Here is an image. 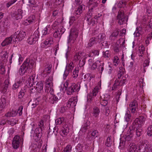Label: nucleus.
Returning <instances> with one entry per match:
<instances>
[{
  "instance_id": "f257e3e1",
  "label": "nucleus",
  "mask_w": 152,
  "mask_h": 152,
  "mask_svg": "<svg viewBox=\"0 0 152 152\" xmlns=\"http://www.w3.org/2000/svg\"><path fill=\"white\" fill-rule=\"evenodd\" d=\"M145 120V117L140 116L138 118H136L132 124L134 127H136V134L137 137L140 136L142 131L141 126L143 124Z\"/></svg>"
},
{
  "instance_id": "f03ea898",
  "label": "nucleus",
  "mask_w": 152,
  "mask_h": 152,
  "mask_svg": "<svg viewBox=\"0 0 152 152\" xmlns=\"http://www.w3.org/2000/svg\"><path fill=\"white\" fill-rule=\"evenodd\" d=\"M34 61L32 59H27L20 67L19 70V74L21 76L25 75L28 69L31 68L34 64Z\"/></svg>"
},
{
  "instance_id": "7ed1b4c3",
  "label": "nucleus",
  "mask_w": 152,
  "mask_h": 152,
  "mask_svg": "<svg viewBox=\"0 0 152 152\" xmlns=\"http://www.w3.org/2000/svg\"><path fill=\"white\" fill-rule=\"evenodd\" d=\"M122 69H120V70L118 72V79L115 80L119 84V85L121 86L126 82V75L125 76L123 77L121 79V77L123 75L124 73V69L121 68Z\"/></svg>"
},
{
  "instance_id": "20e7f679",
  "label": "nucleus",
  "mask_w": 152,
  "mask_h": 152,
  "mask_svg": "<svg viewBox=\"0 0 152 152\" xmlns=\"http://www.w3.org/2000/svg\"><path fill=\"white\" fill-rule=\"evenodd\" d=\"M78 34V31L76 29H72L69 35L68 43H73L77 37Z\"/></svg>"
},
{
  "instance_id": "39448f33",
  "label": "nucleus",
  "mask_w": 152,
  "mask_h": 152,
  "mask_svg": "<svg viewBox=\"0 0 152 152\" xmlns=\"http://www.w3.org/2000/svg\"><path fill=\"white\" fill-rule=\"evenodd\" d=\"M14 36L15 38L14 41L15 43L18 42L23 40L26 36V34L25 31H18L15 33Z\"/></svg>"
},
{
  "instance_id": "423d86ee",
  "label": "nucleus",
  "mask_w": 152,
  "mask_h": 152,
  "mask_svg": "<svg viewBox=\"0 0 152 152\" xmlns=\"http://www.w3.org/2000/svg\"><path fill=\"white\" fill-rule=\"evenodd\" d=\"M80 86L79 83H72L67 89V93L68 95H70L73 93L79 90Z\"/></svg>"
},
{
  "instance_id": "0eeeda50",
  "label": "nucleus",
  "mask_w": 152,
  "mask_h": 152,
  "mask_svg": "<svg viewBox=\"0 0 152 152\" xmlns=\"http://www.w3.org/2000/svg\"><path fill=\"white\" fill-rule=\"evenodd\" d=\"M117 19L118 20V23L120 25L125 23L127 21L126 18L124 16V13L122 11H119Z\"/></svg>"
},
{
  "instance_id": "6e6552de",
  "label": "nucleus",
  "mask_w": 152,
  "mask_h": 152,
  "mask_svg": "<svg viewBox=\"0 0 152 152\" xmlns=\"http://www.w3.org/2000/svg\"><path fill=\"white\" fill-rule=\"evenodd\" d=\"M39 33L38 31L34 32L33 35L31 36L28 39V42L30 45L35 43L39 38Z\"/></svg>"
},
{
  "instance_id": "1a4fd4ad",
  "label": "nucleus",
  "mask_w": 152,
  "mask_h": 152,
  "mask_svg": "<svg viewBox=\"0 0 152 152\" xmlns=\"http://www.w3.org/2000/svg\"><path fill=\"white\" fill-rule=\"evenodd\" d=\"M99 0H89L88 4L89 8L88 12H91L93 10L96 8L99 3Z\"/></svg>"
},
{
  "instance_id": "9d476101",
  "label": "nucleus",
  "mask_w": 152,
  "mask_h": 152,
  "mask_svg": "<svg viewBox=\"0 0 152 152\" xmlns=\"http://www.w3.org/2000/svg\"><path fill=\"white\" fill-rule=\"evenodd\" d=\"M138 108V102L136 100L131 102L129 104V110L132 113H137Z\"/></svg>"
},
{
  "instance_id": "9b49d317",
  "label": "nucleus",
  "mask_w": 152,
  "mask_h": 152,
  "mask_svg": "<svg viewBox=\"0 0 152 152\" xmlns=\"http://www.w3.org/2000/svg\"><path fill=\"white\" fill-rule=\"evenodd\" d=\"M77 102V98L74 97L70 99L66 103V106L68 108H73L76 105Z\"/></svg>"
},
{
  "instance_id": "f8f14e48",
  "label": "nucleus",
  "mask_w": 152,
  "mask_h": 152,
  "mask_svg": "<svg viewBox=\"0 0 152 152\" xmlns=\"http://www.w3.org/2000/svg\"><path fill=\"white\" fill-rule=\"evenodd\" d=\"M14 37V36L12 35L10 37L6 38L1 43V46L2 47H4L11 44L12 41L15 42L14 39H15V38Z\"/></svg>"
},
{
  "instance_id": "ddd939ff",
  "label": "nucleus",
  "mask_w": 152,
  "mask_h": 152,
  "mask_svg": "<svg viewBox=\"0 0 152 152\" xmlns=\"http://www.w3.org/2000/svg\"><path fill=\"white\" fill-rule=\"evenodd\" d=\"M43 129L40 128L38 127L36 128L35 131V134L34 138L36 142H38L42 136V130Z\"/></svg>"
},
{
  "instance_id": "4468645a",
  "label": "nucleus",
  "mask_w": 152,
  "mask_h": 152,
  "mask_svg": "<svg viewBox=\"0 0 152 152\" xmlns=\"http://www.w3.org/2000/svg\"><path fill=\"white\" fill-rule=\"evenodd\" d=\"M23 11L21 9H19L17 10V11L13 12L11 14V16L12 17L18 20L19 19H21L22 18Z\"/></svg>"
},
{
  "instance_id": "2eb2a0df",
  "label": "nucleus",
  "mask_w": 152,
  "mask_h": 152,
  "mask_svg": "<svg viewBox=\"0 0 152 152\" xmlns=\"http://www.w3.org/2000/svg\"><path fill=\"white\" fill-rule=\"evenodd\" d=\"M10 85L9 80L8 79L5 80L0 89L1 93L4 94L8 90L9 86Z\"/></svg>"
},
{
  "instance_id": "dca6fc26",
  "label": "nucleus",
  "mask_w": 152,
  "mask_h": 152,
  "mask_svg": "<svg viewBox=\"0 0 152 152\" xmlns=\"http://www.w3.org/2000/svg\"><path fill=\"white\" fill-rule=\"evenodd\" d=\"M34 77L33 76H31L27 79L25 82V84L28 88L29 87H31L34 83Z\"/></svg>"
},
{
  "instance_id": "f3484780",
  "label": "nucleus",
  "mask_w": 152,
  "mask_h": 152,
  "mask_svg": "<svg viewBox=\"0 0 152 152\" xmlns=\"http://www.w3.org/2000/svg\"><path fill=\"white\" fill-rule=\"evenodd\" d=\"M110 99V96L107 94H105L103 98L101 97V104L104 106H105L108 103V101Z\"/></svg>"
},
{
  "instance_id": "a211bd4d",
  "label": "nucleus",
  "mask_w": 152,
  "mask_h": 152,
  "mask_svg": "<svg viewBox=\"0 0 152 152\" xmlns=\"http://www.w3.org/2000/svg\"><path fill=\"white\" fill-rule=\"evenodd\" d=\"M51 67L52 65L50 64L45 66L43 71L41 73L42 76L44 77H45L48 74H50L51 71Z\"/></svg>"
},
{
  "instance_id": "6ab92c4d",
  "label": "nucleus",
  "mask_w": 152,
  "mask_h": 152,
  "mask_svg": "<svg viewBox=\"0 0 152 152\" xmlns=\"http://www.w3.org/2000/svg\"><path fill=\"white\" fill-rule=\"evenodd\" d=\"M119 29H116L110 35L109 39L112 41H114L116 39L119 32Z\"/></svg>"
},
{
  "instance_id": "aec40b11",
  "label": "nucleus",
  "mask_w": 152,
  "mask_h": 152,
  "mask_svg": "<svg viewBox=\"0 0 152 152\" xmlns=\"http://www.w3.org/2000/svg\"><path fill=\"white\" fill-rule=\"evenodd\" d=\"M85 54L82 51L77 52L75 53V54L73 58V60L75 61H77L79 60L81 57L82 56H84Z\"/></svg>"
},
{
  "instance_id": "412c9836",
  "label": "nucleus",
  "mask_w": 152,
  "mask_h": 152,
  "mask_svg": "<svg viewBox=\"0 0 152 152\" xmlns=\"http://www.w3.org/2000/svg\"><path fill=\"white\" fill-rule=\"evenodd\" d=\"M85 9V6L84 5L82 4L79 6L76 9L74 12V15H80L83 12V11Z\"/></svg>"
},
{
  "instance_id": "4be33fe9",
  "label": "nucleus",
  "mask_w": 152,
  "mask_h": 152,
  "mask_svg": "<svg viewBox=\"0 0 152 152\" xmlns=\"http://www.w3.org/2000/svg\"><path fill=\"white\" fill-rule=\"evenodd\" d=\"M53 77V76L51 75L49 76L48 79H46L45 82V87L46 88H49L52 84Z\"/></svg>"
},
{
  "instance_id": "5701e85b",
  "label": "nucleus",
  "mask_w": 152,
  "mask_h": 152,
  "mask_svg": "<svg viewBox=\"0 0 152 152\" xmlns=\"http://www.w3.org/2000/svg\"><path fill=\"white\" fill-rule=\"evenodd\" d=\"M23 138L22 136L15 135L13 139L12 142H23Z\"/></svg>"
},
{
  "instance_id": "b1692460",
  "label": "nucleus",
  "mask_w": 152,
  "mask_h": 152,
  "mask_svg": "<svg viewBox=\"0 0 152 152\" xmlns=\"http://www.w3.org/2000/svg\"><path fill=\"white\" fill-rule=\"evenodd\" d=\"M34 88L37 92L40 93L43 89V83L41 82H38L37 83L36 86H34Z\"/></svg>"
},
{
  "instance_id": "393cba45",
  "label": "nucleus",
  "mask_w": 152,
  "mask_h": 152,
  "mask_svg": "<svg viewBox=\"0 0 152 152\" xmlns=\"http://www.w3.org/2000/svg\"><path fill=\"white\" fill-rule=\"evenodd\" d=\"M106 37L105 34L102 33L99 34L95 38L97 40V42H100L102 41H103L106 39Z\"/></svg>"
},
{
  "instance_id": "a878e982",
  "label": "nucleus",
  "mask_w": 152,
  "mask_h": 152,
  "mask_svg": "<svg viewBox=\"0 0 152 152\" xmlns=\"http://www.w3.org/2000/svg\"><path fill=\"white\" fill-rule=\"evenodd\" d=\"M143 34V32L142 28L140 27H137L136 28V30L134 33V35L135 36L139 37Z\"/></svg>"
},
{
  "instance_id": "bb28decb",
  "label": "nucleus",
  "mask_w": 152,
  "mask_h": 152,
  "mask_svg": "<svg viewBox=\"0 0 152 152\" xmlns=\"http://www.w3.org/2000/svg\"><path fill=\"white\" fill-rule=\"evenodd\" d=\"M35 19V16L33 15H31L25 20L26 23H28V24L27 23V24H26V25H28L29 24L32 23L34 21Z\"/></svg>"
},
{
  "instance_id": "cd10ccee",
  "label": "nucleus",
  "mask_w": 152,
  "mask_h": 152,
  "mask_svg": "<svg viewBox=\"0 0 152 152\" xmlns=\"http://www.w3.org/2000/svg\"><path fill=\"white\" fill-rule=\"evenodd\" d=\"M28 89L27 88H24L21 89L20 91L18 93V98L21 99L26 94Z\"/></svg>"
},
{
  "instance_id": "c85d7f7f",
  "label": "nucleus",
  "mask_w": 152,
  "mask_h": 152,
  "mask_svg": "<svg viewBox=\"0 0 152 152\" xmlns=\"http://www.w3.org/2000/svg\"><path fill=\"white\" fill-rule=\"evenodd\" d=\"M5 72L4 63V62L0 61V74L4 75L5 74Z\"/></svg>"
},
{
  "instance_id": "c756f323",
  "label": "nucleus",
  "mask_w": 152,
  "mask_h": 152,
  "mask_svg": "<svg viewBox=\"0 0 152 152\" xmlns=\"http://www.w3.org/2000/svg\"><path fill=\"white\" fill-rule=\"evenodd\" d=\"M1 54H2L1 55V60L4 61L3 62L7 61L8 53L7 51H4L2 52Z\"/></svg>"
},
{
  "instance_id": "7c9ffc66",
  "label": "nucleus",
  "mask_w": 152,
  "mask_h": 152,
  "mask_svg": "<svg viewBox=\"0 0 152 152\" xmlns=\"http://www.w3.org/2000/svg\"><path fill=\"white\" fill-rule=\"evenodd\" d=\"M69 128H63L61 129V131H60V134L62 137H64L68 134L69 132Z\"/></svg>"
},
{
  "instance_id": "2f4dec72",
  "label": "nucleus",
  "mask_w": 152,
  "mask_h": 152,
  "mask_svg": "<svg viewBox=\"0 0 152 152\" xmlns=\"http://www.w3.org/2000/svg\"><path fill=\"white\" fill-rule=\"evenodd\" d=\"M99 113L100 110L99 108L95 107L93 108L92 115L94 117H98Z\"/></svg>"
},
{
  "instance_id": "473e14b6",
  "label": "nucleus",
  "mask_w": 152,
  "mask_h": 152,
  "mask_svg": "<svg viewBox=\"0 0 152 152\" xmlns=\"http://www.w3.org/2000/svg\"><path fill=\"white\" fill-rule=\"evenodd\" d=\"M97 40H96L95 37H94L90 39L89 40L87 47L89 48L91 47L94 44L95 42H97Z\"/></svg>"
},
{
  "instance_id": "72a5a7b5",
  "label": "nucleus",
  "mask_w": 152,
  "mask_h": 152,
  "mask_svg": "<svg viewBox=\"0 0 152 152\" xmlns=\"http://www.w3.org/2000/svg\"><path fill=\"white\" fill-rule=\"evenodd\" d=\"M22 84V81L20 80L17 81L12 86V89L15 90L17 89L21 86Z\"/></svg>"
},
{
  "instance_id": "f704fd0d",
  "label": "nucleus",
  "mask_w": 152,
  "mask_h": 152,
  "mask_svg": "<svg viewBox=\"0 0 152 152\" xmlns=\"http://www.w3.org/2000/svg\"><path fill=\"white\" fill-rule=\"evenodd\" d=\"M58 100V98L55 95H53L49 98V102L51 103H56Z\"/></svg>"
},
{
  "instance_id": "c9c22d12",
  "label": "nucleus",
  "mask_w": 152,
  "mask_h": 152,
  "mask_svg": "<svg viewBox=\"0 0 152 152\" xmlns=\"http://www.w3.org/2000/svg\"><path fill=\"white\" fill-rule=\"evenodd\" d=\"M0 107L2 108H4L6 106V99L4 97H2L1 99Z\"/></svg>"
},
{
  "instance_id": "e433bc0d",
  "label": "nucleus",
  "mask_w": 152,
  "mask_h": 152,
  "mask_svg": "<svg viewBox=\"0 0 152 152\" xmlns=\"http://www.w3.org/2000/svg\"><path fill=\"white\" fill-rule=\"evenodd\" d=\"M88 122H86L83 125H82L80 129V132H81L83 133L86 132L88 129Z\"/></svg>"
},
{
  "instance_id": "4c0bfd02",
  "label": "nucleus",
  "mask_w": 152,
  "mask_h": 152,
  "mask_svg": "<svg viewBox=\"0 0 152 152\" xmlns=\"http://www.w3.org/2000/svg\"><path fill=\"white\" fill-rule=\"evenodd\" d=\"M134 126L133 124H132V126L129 127V129L128 130L126 135L129 134L133 135V133L135 132V130H136V127Z\"/></svg>"
},
{
  "instance_id": "58836bf2",
  "label": "nucleus",
  "mask_w": 152,
  "mask_h": 152,
  "mask_svg": "<svg viewBox=\"0 0 152 152\" xmlns=\"http://www.w3.org/2000/svg\"><path fill=\"white\" fill-rule=\"evenodd\" d=\"M128 0H122L120 1L118 3L117 6L119 8H121L122 7H124L126 4Z\"/></svg>"
},
{
  "instance_id": "ea45409f",
  "label": "nucleus",
  "mask_w": 152,
  "mask_h": 152,
  "mask_svg": "<svg viewBox=\"0 0 152 152\" xmlns=\"http://www.w3.org/2000/svg\"><path fill=\"white\" fill-rule=\"evenodd\" d=\"M104 63H101L100 62L99 64H98L99 66L97 68V69L98 71L100 74H102V72L104 69Z\"/></svg>"
},
{
  "instance_id": "a19ab883",
  "label": "nucleus",
  "mask_w": 152,
  "mask_h": 152,
  "mask_svg": "<svg viewBox=\"0 0 152 152\" xmlns=\"http://www.w3.org/2000/svg\"><path fill=\"white\" fill-rule=\"evenodd\" d=\"M79 67H76L74 69L72 74V77L74 78H76L78 76V74L79 72Z\"/></svg>"
},
{
  "instance_id": "79ce46f5",
  "label": "nucleus",
  "mask_w": 152,
  "mask_h": 152,
  "mask_svg": "<svg viewBox=\"0 0 152 152\" xmlns=\"http://www.w3.org/2000/svg\"><path fill=\"white\" fill-rule=\"evenodd\" d=\"M65 121V118L63 117L59 118L55 120V122L56 124H61L64 122Z\"/></svg>"
},
{
  "instance_id": "37998d69",
  "label": "nucleus",
  "mask_w": 152,
  "mask_h": 152,
  "mask_svg": "<svg viewBox=\"0 0 152 152\" xmlns=\"http://www.w3.org/2000/svg\"><path fill=\"white\" fill-rule=\"evenodd\" d=\"M39 101L40 99L39 98H37L35 99L31 105L32 107L34 108L36 107L39 104Z\"/></svg>"
},
{
  "instance_id": "c03bdc74",
  "label": "nucleus",
  "mask_w": 152,
  "mask_h": 152,
  "mask_svg": "<svg viewBox=\"0 0 152 152\" xmlns=\"http://www.w3.org/2000/svg\"><path fill=\"white\" fill-rule=\"evenodd\" d=\"M42 37H43L47 34H48L50 33V31L47 27H46L44 28L42 31Z\"/></svg>"
},
{
  "instance_id": "a18cd8bd",
  "label": "nucleus",
  "mask_w": 152,
  "mask_h": 152,
  "mask_svg": "<svg viewBox=\"0 0 152 152\" xmlns=\"http://www.w3.org/2000/svg\"><path fill=\"white\" fill-rule=\"evenodd\" d=\"M149 59H147L145 60L143 64V71L144 72H146V67L148 66L149 65Z\"/></svg>"
},
{
  "instance_id": "49530a36",
  "label": "nucleus",
  "mask_w": 152,
  "mask_h": 152,
  "mask_svg": "<svg viewBox=\"0 0 152 152\" xmlns=\"http://www.w3.org/2000/svg\"><path fill=\"white\" fill-rule=\"evenodd\" d=\"M8 29V27L6 25L4 24V25L0 26V33L5 32Z\"/></svg>"
},
{
  "instance_id": "de8ad7c7",
  "label": "nucleus",
  "mask_w": 152,
  "mask_h": 152,
  "mask_svg": "<svg viewBox=\"0 0 152 152\" xmlns=\"http://www.w3.org/2000/svg\"><path fill=\"white\" fill-rule=\"evenodd\" d=\"M53 42V38L50 37L49 39H47L44 44L46 45H51Z\"/></svg>"
},
{
  "instance_id": "09e8293b",
  "label": "nucleus",
  "mask_w": 152,
  "mask_h": 152,
  "mask_svg": "<svg viewBox=\"0 0 152 152\" xmlns=\"http://www.w3.org/2000/svg\"><path fill=\"white\" fill-rule=\"evenodd\" d=\"M17 121L16 120L12 119L11 120H7V122L9 124L12 126L16 124Z\"/></svg>"
},
{
  "instance_id": "8fccbe9b",
  "label": "nucleus",
  "mask_w": 152,
  "mask_h": 152,
  "mask_svg": "<svg viewBox=\"0 0 152 152\" xmlns=\"http://www.w3.org/2000/svg\"><path fill=\"white\" fill-rule=\"evenodd\" d=\"M109 45L107 41H104L101 43L100 46L102 48H108Z\"/></svg>"
},
{
  "instance_id": "3c124183",
  "label": "nucleus",
  "mask_w": 152,
  "mask_h": 152,
  "mask_svg": "<svg viewBox=\"0 0 152 152\" xmlns=\"http://www.w3.org/2000/svg\"><path fill=\"white\" fill-rule=\"evenodd\" d=\"M129 111H127L125 116V120L127 122H129L130 120L131 115L129 113Z\"/></svg>"
},
{
  "instance_id": "603ef678",
  "label": "nucleus",
  "mask_w": 152,
  "mask_h": 152,
  "mask_svg": "<svg viewBox=\"0 0 152 152\" xmlns=\"http://www.w3.org/2000/svg\"><path fill=\"white\" fill-rule=\"evenodd\" d=\"M98 132L96 130H95L92 131L91 134L92 138V139H95L98 135Z\"/></svg>"
},
{
  "instance_id": "864d4df0",
  "label": "nucleus",
  "mask_w": 152,
  "mask_h": 152,
  "mask_svg": "<svg viewBox=\"0 0 152 152\" xmlns=\"http://www.w3.org/2000/svg\"><path fill=\"white\" fill-rule=\"evenodd\" d=\"M72 147L70 145H68L64 148L62 152H70L71 149Z\"/></svg>"
},
{
  "instance_id": "5fc2aeb1",
  "label": "nucleus",
  "mask_w": 152,
  "mask_h": 152,
  "mask_svg": "<svg viewBox=\"0 0 152 152\" xmlns=\"http://www.w3.org/2000/svg\"><path fill=\"white\" fill-rule=\"evenodd\" d=\"M86 57L84 56L82 61L80 60L79 65L80 67H83L85 65L86 63Z\"/></svg>"
},
{
  "instance_id": "6e6d98bb",
  "label": "nucleus",
  "mask_w": 152,
  "mask_h": 152,
  "mask_svg": "<svg viewBox=\"0 0 152 152\" xmlns=\"http://www.w3.org/2000/svg\"><path fill=\"white\" fill-rule=\"evenodd\" d=\"M122 89L121 88L117 92V94L116 95L115 98L117 102H118V100L120 97V95L121 94Z\"/></svg>"
},
{
  "instance_id": "4d7b16f0",
  "label": "nucleus",
  "mask_w": 152,
  "mask_h": 152,
  "mask_svg": "<svg viewBox=\"0 0 152 152\" xmlns=\"http://www.w3.org/2000/svg\"><path fill=\"white\" fill-rule=\"evenodd\" d=\"M115 82L112 87V90H115L118 89H119L120 88L119 87L121 86L118 83L116 82V80L115 81Z\"/></svg>"
},
{
  "instance_id": "13d9d810",
  "label": "nucleus",
  "mask_w": 152,
  "mask_h": 152,
  "mask_svg": "<svg viewBox=\"0 0 152 152\" xmlns=\"http://www.w3.org/2000/svg\"><path fill=\"white\" fill-rule=\"evenodd\" d=\"M147 134L148 136H152V124L148 127L147 129Z\"/></svg>"
},
{
  "instance_id": "bf43d9fd",
  "label": "nucleus",
  "mask_w": 152,
  "mask_h": 152,
  "mask_svg": "<svg viewBox=\"0 0 152 152\" xmlns=\"http://www.w3.org/2000/svg\"><path fill=\"white\" fill-rule=\"evenodd\" d=\"M100 63V61H97L93 63L91 66V69L93 70H95L97 67V64H99Z\"/></svg>"
},
{
  "instance_id": "052dcab7",
  "label": "nucleus",
  "mask_w": 152,
  "mask_h": 152,
  "mask_svg": "<svg viewBox=\"0 0 152 152\" xmlns=\"http://www.w3.org/2000/svg\"><path fill=\"white\" fill-rule=\"evenodd\" d=\"M69 73V70L67 69V67H66V69L65 70L64 75H63V79L64 80H65Z\"/></svg>"
},
{
  "instance_id": "680f3d73",
  "label": "nucleus",
  "mask_w": 152,
  "mask_h": 152,
  "mask_svg": "<svg viewBox=\"0 0 152 152\" xmlns=\"http://www.w3.org/2000/svg\"><path fill=\"white\" fill-rule=\"evenodd\" d=\"M98 92V88L95 87L92 91L91 93V95H93V96H96Z\"/></svg>"
},
{
  "instance_id": "e2e57ef3",
  "label": "nucleus",
  "mask_w": 152,
  "mask_h": 152,
  "mask_svg": "<svg viewBox=\"0 0 152 152\" xmlns=\"http://www.w3.org/2000/svg\"><path fill=\"white\" fill-rule=\"evenodd\" d=\"M129 146L130 147V150L132 151L133 150L134 151L136 149V148L134 143H130L129 145Z\"/></svg>"
},
{
  "instance_id": "0e129e2a",
  "label": "nucleus",
  "mask_w": 152,
  "mask_h": 152,
  "mask_svg": "<svg viewBox=\"0 0 152 152\" xmlns=\"http://www.w3.org/2000/svg\"><path fill=\"white\" fill-rule=\"evenodd\" d=\"M61 36L58 30L56 31L53 34V36L56 38L58 37L59 36L61 37Z\"/></svg>"
},
{
  "instance_id": "69168bd1",
  "label": "nucleus",
  "mask_w": 152,
  "mask_h": 152,
  "mask_svg": "<svg viewBox=\"0 0 152 152\" xmlns=\"http://www.w3.org/2000/svg\"><path fill=\"white\" fill-rule=\"evenodd\" d=\"M59 32L60 34L61 35H61L62 34H63L65 31V29L64 28V27L62 26H61L60 27V28H59Z\"/></svg>"
},
{
  "instance_id": "338daca9",
  "label": "nucleus",
  "mask_w": 152,
  "mask_h": 152,
  "mask_svg": "<svg viewBox=\"0 0 152 152\" xmlns=\"http://www.w3.org/2000/svg\"><path fill=\"white\" fill-rule=\"evenodd\" d=\"M93 95H91V94H89L87 96V101L89 102H91L93 99Z\"/></svg>"
},
{
  "instance_id": "774afa93",
  "label": "nucleus",
  "mask_w": 152,
  "mask_h": 152,
  "mask_svg": "<svg viewBox=\"0 0 152 152\" xmlns=\"http://www.w3.org/2000/svg\"><path fill=\"white\" fill-rule=\"evenodd\" d=\"M23 108V107L22 106H20L18 108V113H19L20 116L22 114V110Z\"/></svg>"
}]
</instances>
